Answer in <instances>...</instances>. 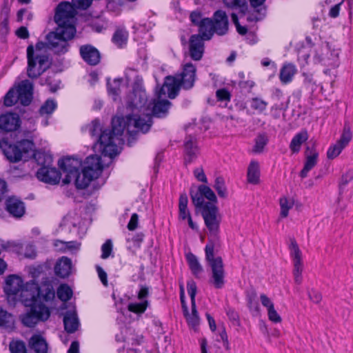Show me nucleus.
Returning a JSON list of instances; mask_svg holds the SVG:
<instances>
[{"label":"nucleus","mask_w":353,"mask_h":353,"mask_svg":"<svg viewBox=\"0 0 353 353\" xmlns=\"http://www.w3.org/2000/svg\"><path fill=\"white\" fill-rule=\"evenodd\" d=\"M148 99L145 91L141 89L134 90L129 96L128 108L132 111L124 117L112 118V131L105 130L100 137V143L103 145V152L109 155L115 154L117 145L122 142V136L125 130L133 137L137 132H148L152 125L151 114L145 112L148 110Z\"/></svg>","instance_id":"1"},{"label":"nucleus","mask_w":353,"mask_h":353,"mask_svg":"<svg viewBox=\"0 0 353 353\" xmlns=\"http://www.w3.org/2000/svg\"><path fill=\"white\" fill-rule=\"evenodd\" d=\"M196 79V68L192 63H187L183 65L182 72L175 76L165 77L163 86L160 88L159 95L165 93L167 89L168 97L174 99L181 88L189 90L192 89Z\"/></svg>","instance_id":"2"},{"label":"nucleus","mask_w":353,"mask_h":353,"mask_svg":"<svg viewBox=\"0 0 353 353\" xmlns=\"http://www.w3.org/2000/svg\"><path fill=\"white\" fill-rule=\"evenodd\" d=\"M0 148L6 159L11 163L26 160L34 151V144L32 140L21 139L10 143L7 139L0 140Z\"/></svg>","instance_id":"3"},{"label":"nucleus","mask_w":353,"mask_h":353,"mask_svg":"<svg viewBox=\"0 0 353 353\" xmlns=\"http://www.w3.org/2000/svg\"><path fill=\"white\" fill-rule=\"evenodd\" d=\"M44 46V43L38 42L35 49L32 45L27 48V74L31 79L37 78L49 68L48 56L41 51Z\"/></svg>","instance_id":"4"},{"label":"nucleus","mask_w":353,"mask_h":353,"mask_svg":"<svg viewBox=\"0 0 353 353\" xmlns=\"http://www.w3.org/2000/svg\"><path fill=\"white\" fill-rule=\"evenodd\" d=\"M85 166L81 172L75 174L73 178L77 189L86 188L90 183L97 179L103 170L101 157L98 155H90L86 158Z\"/></svg>","instance_id":"5"},{"label":"nucleus","mask_w":353,"mask_h":353,"mask_svg":"<svg viewBox=\"0 0 353 353\" xmlns=\"http://www.w3.org/2000/svg\"><path fill=\"white\" fill-rule=\"evenodd\" d=\"M76 32L72 27H69L68 30L57 28L54 31L49 32L46 36L48 48L54 54L66 53L70 48L68 42L74 37Z\"/></svg>","instance_id":"6"},{"label":"nucleus","mask_w":353,"mask_h":353,"mask_svg":"<svg viewBox=\"0 0 353 353\" xmlns=\"http://www.w3.org/2000/svg\"><path fill=\"white\" fill-rule=\"evenodd\" d=\"M214 245L212 243H208L205 248V260L211 268L212 275L209 283L216 289H221L225 283V273L221 257H214Z\"/></svg>","instance_id":"7"},{"label":"nucleus","mask_w":353,"mask_h":353,"mask_svg":"<svg viewBox=\"0 0 353 353\" xmlns=\"http://www.w3.org/2000/svg\"><path fill=\"white\" fill-rule=\"evenodd\" d=\"M34 157L38 164L42 165L37 172V178L48 183H58L61 179V174L57 169L50 166L52 163V156L46 152H39L35 153Z\"/></svg>","instance_id":"8"},{"label":"nucleus","mask_w":353,"mask_h":353,"mask_svg":"<svg viewBox=\"0 0 353 353\" xmlns=\"http://www.w3.org/2000/svg\"><path fill=\"white\" fill-rule=\"evenodd\" d=\"M77 11L74 6L69 2L60 3L57 8L54 19L57 24V28H62L63 30H68L69 27H75V16Z\"/></svg>","instance_id":"9"},{"label":"nucleus","mask_w":353,"mask_h":353,"mask_svg":"<svg viewBox=\"0 0 353 353\" xmlns=\"http://www.w3.org/2000/svg\"><path fill=\"white\" fill-rule=\"evenodd\" d=\"M201 214L210 236H216L219 232L221 215L218 207L213 203L207 202L203 207Z\"/></svg>","instance_id":"10"},{"label":"nucleus","mask_w":353,"mask_h":353,"mask_svg":"<svg viewBox=\"0 0 353 353\" xmlns=\"http://www.w3.org/2000/svg\"><path fill=\"white\" fill-rule=\"evenodd\" d=\"M40 288L34 281H30L25 283L24 288L16 298V303L21 302L26 307L39 305L40 298Z\"/></svg>","instance_id":"11"},{"label":"nucleus","mask_w":353,"mask_h":353,"mask_svg":"<svg viewBox=\"0 0 353 353\" xmlns=\"http://www.w3.org/2000/svg\"><path fill=\"white\" fill-rule=\"evenodd\" d=\"M50 315L49 308L43 303L30 307V311L21 316L22 323L29 327H34L39 321H46Z\"/></svg>","instance_id":"12"},{"label":"nucleus","mask_w":353,"mask_h":353,"mask_svg":"<svg viewBox=\"0 0 353 353\" xmlns=\"http://www.w3.org/2000/svg\"><path fill=\"white\" fill-rule=\"evenodd\" d=\"M24 285L25 283H23V279L18 275L10 274L6 277L4 292L10 304H16V298L24 288Z\"/></svg>","instance_id":"13"},{"label":"nucleus","mask_w":353,"mask_h":353,"mask_svg":"<svg viewBox=\"0 0 353 353\" xmlns=\"http://www.w3.org/2000/svg\"><path fill=\"white\" fill-rule=\"evenodd\" d=\"M289 248L290 250V255L292 258L294 264L293 276L294 282L296 284L300 285L303 280L302 272L303 270L302 253L294 238L290 239Z\"/></svg>","instance_id":"14"},{"label":"nucleus","mask_w":353,"mask_h":353,"mask_svg":"<svg viewBox=\"0 0 353 353\" xmlns=\"http://www.w3.org/2000/svg\"><path fill=\"white\" fill-rule=\"evenodd\" d=\"M59 168L65 174L63 179L64 184L70 183L75 176L81 165V160L73 157H66L60 159L58 162Z\"/></svg>","instance_id":"15"},{"label":"nucleus","mask_w":353,"mask_h":353,"mask_svg":"<svg viewBox=\"0 0 353 353\" xmlns=\"http://www.w3.org/2000/svg\"><path fill=\"white\" fill-rule=\"evenodd\" d=\"M187 290L191 300L192 312H183L186 317L189 325L196 327L199 324V317L196 307L195 296L196 294L197 287L196 283L193 280H190L187 283Z\"/></svg>","instance_id":"16"},{"label":"nucleus","mask_w":353,"mask_h":353,"mask_svg":"<svg viewBox=\"0 0 353 353\" xmlns=\"http://www.w3.org/2000/svg\"><path fill=\"white\" fill-rule=\"evenodd\" d=\"M160 90L156 91V99L148 103V110H151L152 117L163 118L167 116L168 110L171 106V103L168 99H161L163 96L168 94L167 89L165 93L159 95Z\"/></svg>","instance_id":"17"},{"label":"nucleus","mask_w":353,"mask_h":353,"mask_svg":"<svg viewBox=\"0 0 353 353\" xmlns=\"http://www.w3.org/2000/svg\"><path fill=\"white\" fill-rule=\"evenodd\" d=\"M149 296V289L146 286H141L138 292V299L139 302L130 303L128 305L130 312L135 314H143L149 306L148 297Z\"/></svg>","instance_id":"18"},{"label":"nucleus","mask_w":353,"mask_h":353,"mask_svg":"<svg viewBox=\"0 0 353 353\" xmlns=\"http://www.w3.org/2000/svg\"><path fill=\"white\" fill-rule=\"evenodd\" d=\"M82 130H85V131H88L89 134L91 137H97L98 135H99V133L101 132L99 138L97 139V145L99 146V150L101 152L102 154H103L104 156H108V157H109L110 158H112L113 157L116 156L119 153V145L123 143V139H122V142L117 145V152L115 154H112V155H109V154H105V152H103V145L100 143V137L102 134V133L104 131H105V130L112 131L113 130V127L112 126L111 129H105V130L101 131V124H100L99 121L97 120V119H95V120L92 121L90 124L85 126L84 128H83Z\"/></svg>","instance_id":"19"},{"label":"nucleus","mask_w":353,"mask_h":353,"mask_svg":"<svg viewBox=\"0 0 353 353\" xmlns=\"http://www.w3.org/2000/svg\"><path fill=\"white\" fill-rule=\"evenodd\" d=\"M17 99L23 105H28L32 99L33 84L29 80L22 81L17 89Z\"/></svg>","instance_id":"20"},{"label":"nucleus","mask_w":353,"mask_h":353,"mask_svg":"<svg viewBox=\"0 0 353 353\" xmlns=\"http://www.w3.org/2000/svg\"><path fill=\"white\" fill-rule=\"evenodd\" d=\"M21 125V119L16 113L8 112L0 116V130L5 132H14Z\"/></svg>","instance_id":"21"},{"label":"nucleus","mask_w":353,"mask_h":353,"mask_svg":"<svg viewBox=\"0 0 353 353\" xmlns=\"http://www.w3.org/2000/svg\"><path fill=\"white\" fill-rule=\"evenodd\" d=\"M212 26L214 33L219 35H224L228 30V19L225 12L217 10L213 14Z\"/></svg>","instance_id":"22"},{"label":"nucleus","mask_w":353,"mask_h":353,"mask_svg":"<svg viewBox=\"0 0 353 353\" xmlns=\"http://www.w3.org/2000/svg\"><path fill=\"white\" fill-rule=\"evenodd\" d=\"M203 39L199 34H193L189 41V54L192 59L199 61L204 52Z\"/></svg>","instance_id":"23"},{"label":"nucleus","mask_w":353,"mask_h":353,"mask_svg":"<svg viewBox=\"0 0 353 353\" xmlns=\"http://www.w3.org/2000/svg\"><path fill=\"white\" fill-rule=\"evenodd\" d=\"M79 52L83 60L90 65H96L100 62L99 51L91 45L81 46Z\"/></svg>","instance_id":"24"},{"label":"nucleus","mask_w":353,"mask_h":353,"mask_svg":"<svg viewBox=\"0 0 353 353\" xmlns=\"http://www.w3.org/2000/svg\"><path fill=\"white\" fill-rule=\"evenodd\" d=\"M185 150V162L190 163L194 161L199 154V149L197 146L196 139L192 135H188L185 137L184 141Z\"/></svg>","instance_id":"25"},{"label":"nucleus","mask_w":353,"mask_h":353,"mask_svg":"<svg viewBox=\"0 0 353 353\" xmlns=\"http://www.w3.org/2000/svg\"><path fill=\"white\" fill-rule=\"evenodd\" d=\"M265 0H250L253 12L249 13L247 20L250 22L258 21L264 18L266 8L264 6Z\"/></svg>","instance_id":"26"},{"label":"nucleus","mask_w":353,"mask_h":353,"mask_svg":"<svg viewBox=\"0 0 353 353\" xmlns=\"http://www.w3.org/2000/svg\"><path fill=\"white\" fill-rule=\"evenodd\" d=\"M7 211L14 217L20 218L25 213V205L17 197H9L6 202Z\"/></svg>","instance_id":"27"},{"label":"nucleus","mask_w":353,"mask_h":353,"mask_svg":"<svg viewBox=\"0 0 353 353\" xmlns=\"http://www.w3.org/2000/svg\"><path fill=\"white\" fill-rule=\"evenodd\" d=\"M72 270V261L66 257L62 256L59 259L54 266V272L56 275L61 278L68 277Z\"/></svg>","instance_id":"28"},{"label":"nucleus","mask_w":353,"mask_h":353,"mask_svg":"<svg viewBox=\"0 0 353 353\" xmlns=\"http://www.w3.org/2000/svg\"><path fill=\"white\" fill-rule=\"evenodd\" d=\"M64 328L68 333H74L79 327V322L74 311H67L63 317Z\"/></svg>","instance_id":"29"},{"label":"nucleus","mask_w":353,"mask_h":353,"mask_svg":"<svg viewBox=\"0 0 353 353\" xmlns=\"http://www.w3.org/2000/svg\"><path fill=\"white\" fill-rule=\"evenodd\" d=\"M30 347L35 353H47L48 344L45 339L40 334H34L29 340Z\"/></svg>","instance_id":"30"},{"label":"nucleus","mask_w":353,"mask_h":353,"mask_svg":"<svg viewBox=\"0 0 353 353\" xmlns=\"http://www.w3.org/2000/svg\"><path fill=\"white\" fill-rule=\"evenodd\" d=\"M297 70L296 66L292 63H285L280 70L279 79L281 83L287 84L291 82Z\"/></svg>","instance_id":"31"},{"label":"nucleus","mask_w":353,"mask_h":353,"mask_svg":"<svg viewBox=\"0 0 353 353\" xmlns=\"http://www.w3.org/2000/svg\"><path fill=\"white\" fill-rule=\"evenodd\" d=\"M199 35L203 40H210L214 34L212 19L210 18L203 19L199 26Z\"/></svg>","instance_id":"32"},{"label":"nucleus","mask_w":353,"mask_h":353,"mask_svg":"<svg viewBox=\"0 0 353 353\" xmlns=\"http://www.w3.org/2000/svg\"><path fill=\"white\" fill-rule=\"evenodd\" d=\"M185 256L192 274L196 278H199L203 272V268L199 263L198 258L191 252L188 253Z\"/></svg>","instance_id":"33"},{"label":"nucleus","mask_w":353,"mask_h":353,"mask_svg":"<svg viewBox=\"0 0 353 353\" xmlns=\"http://www.w3.org/2000/svg\"><path fill=\"white\" fill-rule=\"evenodd\" d=\"M318 157L319 154L315 150H312L310 154L307 155L304 167L300 173L301 178H305L309 171L316 165Z\"/></svg>","instance_id":"34"},{"label":"nucleus","mask_w":353,"mask_h":353,"mask_svg":"<svg viewBox=\"0 0 353 353\" xmlns=\"http://www.w3.org/2000/svg\"><path fill=\"white\" fill-rule=\"evenodd\" d=\"M308 134L306 130H301L292 138L290 149L293 153H297L300 151L301 145L308 139Z\"/></svg>","instance_id":"35"},{"label":"nucleus","mask_w":353,"mask_h":353,"mask_svg":"<svg viewBox=\"0 0 353 353\" xmlns=\"http://www.w3.org/2000/svg\"><path fill=\"white\" fill-rule=\"evenodd\" d=\"M260 170L258 162L252 161L248 168L247 179L248 183L258 184L259 183Z\"/></svg>","instance_id":"36"},{"label":"nucleus","mask_w":353,"mask_h":353,"mask_svg":"<svg viewBox=\"0 0 353 353\" xmlns=\"http://www.w3.org/2000/svg\"><path fill=\"white\" fill-rule=\"evenodd\" d=\"M128 39V32L125 28H118L114 32L112 41L119 48L126 45Z\"/></svg>","instance_id":"37"},{"label":"nucleus","mask_w":353,"mask_h":353,"mask_svg":"<svg viewBox=\"0 0 353 353\" xmlns=\"http://www.w3.org/2000/svg\"><path fill=\"white\" fill-rule=\"evenodd\" d=\"M80 221V217L76 212H68L63 219L60 226L68 227L69 229L71 227H77Z\"/></svg>","instance_id":"38"},{"label":"nucleus","mask_w":353,"mask_h":353,"mask_svg":"<svg viewBox=\"0 0 353 353\" xmlns=\"http://www.w3.org/2000/svg\"><path fill=\"white\" fill-rule=\"evenodd\" d=\"M14 319L12 314L0 307V327L12 329L14 327Z\"/></svg>","instance_id":"39"},{"label":"nucleus","mask_w":353,"mask_h":353,"mask_svg":"<svg viewBox=\"0 0 353 353\" xmlns=\"http://www.w3.org/2000/svg\"><path fill=\"white\" fill-rule=\"evenodd\" d=\"M225 5L230 8L239 10L242 14H245L248 10L246 0H223Z\"/></svg>","instance_id":"40"},{"label":"nucleus","mask_w":353,"mask_h":353,"mask_svg":"<svg viewBox=\"0 0 353 353\" xmlns=\"http://www.w3.org/2000/svg\"><path fill=\"white\" fill-rule=\"evenodd\" d=\"M40 298L39 299V303H42L41 301H49L54 299L55 296L54 290L51 284L44 285L43 288H40Z\"/></svg>","instance_id":"41"},{"label":"nucleus","mask_w":353,"mask_h":353,"mask_svg":"<svg viewBox=\"0 0 353 353\" xmlns=\"http://www.w3.org/2000/svg\"><path fill=\"white\" fill-rule=\"evenodd\" d=\"M279 204L281 207V216L282 218L287 217L289 210L294 206V200L287 197H281L279 201Z\"/></svg>","instance_id":"42"},{"label":"nucleus","mask_w":353,"mask_h":353,"mask_svg":"<svg viewBox=\"0 0 353 353\" xmlns=\"http://www.w3.org/2000/svg\"><path fill=\"white\" fill-rule=\"evenodd\" d=\"M57 293L58 298L63 302L69 301L72 296V290L67 284L60 285Z\"/></svg>","instance_id":"43"},{"label":"nucleus","mask_w":353,"mask_h":353,"mask_svg":"<svg viewBox=\"0 0 353 353\" xmlns=\"http://www.w3.org/2000/svg\"><path fill=\"white\" fill-rule=\"evenodd\" d=\"M56 248H59L60 250L65 251L67 250H77L79 248V243L77 241H63L61 240H56L54 243Z\"/></svg>","instance_id":"44"},{"label":"nucleus","mask_w":353,"mask_h":353,"mask_svg":"<svg viewBox=\"0 0 353 353\" xmlns=\"http://www.w3.org/2000/svg\"><path fill=\"white\" fill-rule=\"evenodd\" d=\"M57 102L53 99H48L40 108L39 113L41 115H50L57 108Z\"/></svg>","instance_id":"45"},{"label":"nucleus","mask_w":353,"mask_h":353,"mask_svg":"<svg viewBox=\"0 0 353 353\" xmlns=\"http://www.w3.org/2000/svg\"><path fill=\"white\" fill-rule=\"evenodd\" d=\"M190 196L192 203L195 207L196 208H201L203 210V205L207 203L204 201L205 197L203 194L199 190L196 192L191 190Z\"/></svg>","instance_id":"46"},{"label":"nucleus","mask_w":353,"mask_h":353,"mask_svg":"<svg viewBox=\"0 0 353 353\" xmlns=\"http://www.w3.org/2000/svg\"><path fill=\"white\" fill-rule=\"evenodd\" d=\"M214 188L220 197L225 198L227 196V189L223 177L218 176L216 178Z\"/></svg>","instance_id":"47"},{"label":"nucleus","mask_w":353,"mask_h":353,"mask_svg":"<svg viewBox=\"0 0 353 353\" xmlns=\"http://www.w3.org/2000/svg\"><path fill=\"white\" fill-rule=\"evenodd\" d=\"M9 349L11 353H27L25 343L20 340L11 341L10 343Z\"/></svg>","instance_id":"48"},{"label":"nucleus","mask_w":353,"mask_h":353,"mask_svg":"<svg viewBox=\"0 0 353 353\" xmlns=\"http://www.w3.org/2000/svg\"><path fill=\"white\" fill-rule=\"evenodd\" d=\"M268 143L267 137L265 134H259L255 139V145L253 152L255 153H261Z\"/></svg>","instance_id":"49"},{"label":"nucleus","mask_w":353,"mask_h":353,"mask_svg":"<svg viewBox=\"0 0 353 353\" xmlns=\"http://www.w3.org/2000/svg\"><path fill=\"white\" fill-rule=\"evenodd\" d=\"M199 190L203 194L204 197L208 199L210 201L216 203V196L210 187L201 185L199 186Z\"/></svg>","instance_id":"50"},{"label":"nucleus","mask_w":353,"mask_h":353,"mask_svg":"<svg viewBox=\"0 0 353 353\" xmlns=\"http://www.w3.org/2000/svg\"><path fill=\"white\" fill-rule=\"evenodd\" d=\"M268 105V103L259 98H252L250 101V106L252 109L262 112L264 111Z\"/></svg>","instance_id":"51"},{"label":"nucleus","mask_w":353,"mask_h":353,"mask_svg":"<svg viewBox=\"0 0 353 353\" xmlns=\"http://www.w3.org/2000/svg\"><path fill=\"white\" fill-rule=\"evenodd\" d=\"M19 99L14 89H10L4 97V105L10 107L14 105Z\"/></svg>","instance_id":"52"},{"label":"nucleus","mask_w":353,"mask_h":353,"mask_svg":"<svg viewBox=\"0 0 353 353\" xmlns=\"http://www.w3.org/2000/svg\"><path fill=\"white\" fill-rule=\"evenodd\" d=\"M343 148L340 144H339L337 142L330 147L327 152V157L330 159H333L338 157L341 151L343 150Z\"/></svg>","instance_id":"53"},{"label":"nucleus","mask_w":353,"mask_h":353,"mask_svg":"<svg viewBox=\"0 0 353 353\" xmlns=\"http://www.w3.org/2000/svg\"><path fill=\"white\" fill-rule=\"evenodd\" d=\"M225 312L228 319H230V321H232L233 325H239V316L237 312L230 307H227L225 308Z\"/></svg>","instance_id":"54"},{"label":"nucleus","mask_w":353,"mask_h":353,"mask_svg":"<svg viewBox=\"0 0 353 353\" xmlns=\"http://www.w3.org/2000/svg\"><path fill=\"white\" fill-rule=\"evenodd\" d=\"M352 139V133L349 128H344L343 132L341 136L340 139L337 141L344 148Z\"/></svg>","instance_id":"55"},{"label":"nucleus","mask_w":353,"mask_h":353,"mask_svg":"<svg viewBox=\"0 0 353 353\" xmlns=\"http://www.w3.org/2000/svg\"><path fill=\"white\" fill-rule=\"evenodd\" d=\"M101 259H106L112 252V243L110 239H108L101 246Z\"/></svg>","instance_id":"56"},{"label":"nucleus","mask_w":353,"mask_h":353,"mask_svg":"<svg viewBox=\"0 0 353 353\" xmlns=\"http://www.w3.org/2000/svg\"><path fill=\"white\" fill-rule=\"evenodd\" d=\"M268 316L270 321L277 323L281 321V317L274 309V306L268 310Z\"/></svg>","instance_id":"57"},{"label":"nucleus","mask_w":353,"mask_h":353,"mask_svg":"<svg viewBox=\"0 0 353 353\" xmlns=\"http://www.w3.org/2000/svg\"><path fill=\"white\" fill-rule=\"evenodd\" d=\"M217 99L221 101H230V94L228 90L223 88L217 90L216 92Z\"/></svg>","instance_id":"58"},{"label":"nucleus","mask_w":353,"mask_h":353,"mask_svg":"<svg viewBox=\"0 0 353 353\" xmlns=\"http://www.w3.org/2000/svg\"><path fill=\"white\" fill-rule=\"evenodd\" d=\"M10 12V7L9 6L8 0H3V5L1 9V19H9V15Z\"/></svg>","instance_id":"59"},{"label":"nucleus","mask_w":353,"mask_h":353,"mask_svg":"<svg viewBox=\"0 0 353 353\" xmlns=\"http://www.w3.org/2000/svg\"><path fill=\"white\" fill-rule=\"evenodd\" d=\"M44 270L45 266L43 265H38L30 268V273L34 279H37L44 272Z\"/></svg>","instance_id":"60"},{"label":"nucleus","mask_w":353,"mask_h":353,"mask_svg":"<svg viewBox=\"0 0 353 353\" xmlns=\"http://www.w3.org/2000/svg\"><path fill=\"white\" fill-rule=\"evenodd\" d=\"M139 223V216L137 214L134 213L132 214L130 221L128 224V229L130 231H133L137 228Z\"/></svg>","instance_id":"61"},{"label":"nucleus","mask_w":353,"mask_h":353,"mask_svg":"<svg viewBox=\"0 0 353 353\" xmlns=\"http://www.w3.org/2000/svg\"><path fill=\"white\" fill-rule=\"evenodd\" d=\"M24 256L29 259L34 258L36 256L34 246L30 244L27 245L25 248Z\"/></svg>","instance_id":"62"},{"label":"nucleus","mask_w":353,"mask_h":353,"mask_svg":"<svg viewBox=\"0 0 353 353\" xmlns=\"http://www.w3.org/2000/svg\"><path fill=\"white\" fill-rule=\"evenodd\" d=\"M194 174L198 181L207 183V178L202 168L195 169Z\"/></svg>","instance_id":"63"},{"label":"nucleus","mask_w":353,"mask_h":353,"mask_svg":"<svg viewBox=\"0 0 353 353\" xmlns=\"http://www.w3.org/2000/svg\"><path fill=\"white\" fill-rule=\"evenodd\" d=\"M353 179V172L348 171L345 174L342 176L340 185L345 186L350 181Z\"/></svg>","instance_id":"64"}]
</instances>
